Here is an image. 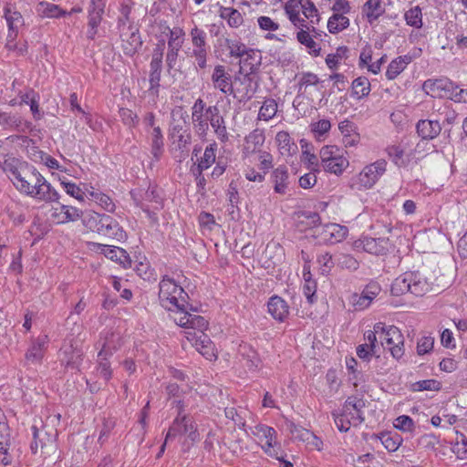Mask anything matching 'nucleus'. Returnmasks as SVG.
I'll list each match as a JSON object with an SVG mask.
<instances>
[{
	"label": "nucleus",
	"instance_id": "5",
	"mask_svg": "<svg viewBox=\"0 0 467 467\" xmlns=\"http://www.w3.org/2000/svg\"><path fill=\"white\" fill-rule=\"evenodd\" d=\"M422 89L432 98H445L457 102H467V89L459 88L446 78L427 79L422 85Z\"/></svg>",
	"mask_w": 467,
	"mask_h": 467
},
{
	"label": "nucleus",
	"instance_id": "36",
	"mask_svg": "<svg viewBox=\"0 0 467 467\" xmlns=\"http://www.w3.org/2000/svg\"><path fill=\"white\" fill-rule=\"evenodd\" d=\"M412 57L410 55L400 56L389 64L385 76L389 80L395 79L411 63Z\"/></svg>",
	"mask_w": 467,
	"mask_h": 467
},
{
	"label": "nucleus",
	"instance_id": "47",
	"mask_svg": "<svg viewBox=\"0 0 467 467\" xmlns=\"http://www.w3.org/2000/svg\"><path fill=\"white\" fill-rule=\"evenodd\" d=\"M20 104L29 105L30 110L34 118L36 119H40L42 114L39 109V96L33 89H30L26 91L25 94H22L20 96Z\"/></svg>",
	"mask_w": 467,
	"mask_h": 467
},
{
	"label": "nucleus",
	"instance_id": "16",
	"mask_svg": "<svg viewBox=\"0 0 467 467\" xmlns=\"http://www.w3.org/2000/svg\"><path fill=\"white\" fill-rule=\"evenodd\" d=\"M265 141V130L262 129H254L249 132L244 138L241 145V153L243 159L249 160L252 156L262 150Z\"/></svg>",
	"mask_w": 467,
	"mask_h": 467
},
{
	"label": "nucleus",
	"instance_id": "12",
	"mask_svg": "<svg viewBox=\"0 0 467 467\" xmlns=\"http://www.w3.org/2000/svg\"><path fill=\"white\" fill-rule=\"evenodd\" d=\"M252 433L268 456L278 459L281 445L277 441V433L274 428L265 424H257L253 428Z\"/></svg>",
	"mask_w": 467,
	"mask_h": 467
},
{
	"label": "nucleus",
	"instance_id": "35",
	"mask_svg": "<svg viewBox=\"0 0 467 467\" xmlns=\"http://www.w3.org/2000/svg\"><path fill=\"white\" fill-rule=\"evenodd\" d=\"M441 130L438 120L421 119L417 123V132L421 139L430 140L437 137Z\"/></svg>",
	"mask_w": 467,
	"mask_h": 467
},
{
	"label": "nucleus",
	"instance_id": "49",
	"mask_svg": "<svg viewBox=\"0 0 467 467\" xmlns=\"http://www.w3.org/2000/svg\"><path fill=\"white\" fill-rule=\"evenodd\" d=\"M371 90L370 82L366 77H358L352 82V96L361 99L369 95Z\"/></svg>",
	"mask_w": 467,
	"mask_h": 467
},
{
	"label": "nucleus",
	"instance_id": "20",
	"mask_svg": "<svg viewBox=\"0 0 467 467\" xmlns=\"http://www.w3.org/2000/svg\"><path fill=\"white\" fill-rule=\"evenodd\" d=\"M172 117L179 116L182 119V121L173 124L171 129V138L172 140L173 144H177L179 149L184 148L186 145L190 143L191 136L186 129H184L183 124L185 123L183 112L182 109H174L172 111Z\"/></svg>",
	"mask_w": 467,
	"mask_h": 467
},
{
	"label": "nucleus",
	"instance_id": "46",
	"mask_svg": "<svg viewBox=\"0 0 467 467\" xmlns=\"http://www.w3.org/2000/svg\"><path fill=\"white\" fill-rule=\"evenodd\" d=\"M36 12L40 16L47 18H58L67 14L59 5L48 2H40L36 6Z\"/></svg>",
	"mask_w": 467,
	"mask_h": 467
},
{
	"label": "nucleus",
	"instance_id": "32",
	"mask_svg": "<svg viewBox=\"0 0 467 467\" xmlns=\"http://www.w3.org/2000/svg\"><path fill=\"white\" fill-rule=\"evenodd\" d=\"M268 313L277 321H284L289 314L287 303L280 296L270 297L267 304Z\"/></svg>",
	"mask_w": 467,
	"mask_h": 467
},
{
	"label": "nucleus",
	"instance_id": "11",
	"mask_svg": "<svg viewBox=\"0 0 467 467\" xmlns=\"http://www.w3.org/2000/svg\"><path fill=\"white\" fill-rule=\"evenodd\" d=\"M32 431L34 441L31 444V451L34 454L40 453L44 457H48L57 451V432L55 429L48 430L45 426L37 428L34 425Z\"/></svg>",
	"mask_w": 467,
	"mask_h": 467
},
{
	"label": "nucleus",
	"instance_id": "24",
	"mask_svg": "<svg viewBox=\"0 0 467 467\" xmlns=\"http://www.w3.org/2000/svg\"><path fill=\"white\" fill-rule=\"evenodd\" d=\"M122 41V49L128 56H132L141 47V39L137 28L129 26L127 32H121L120 34Z\"/></svg>",
	"mask_w": 467,
	"mask_h": 467
},
{
	"label": "nucleus",
	"instance_id": "4",
	"mask_svg": "<svg viewBox=\"0 0 467 467\" xmlns=\"http://www.w3.org/2000/svg\"><path fill=\"white\" fill-rule=\"evenodd\" d=\"M387 171V161L378 160L363 167V169L348 182V187L355 192H364L374 187Z\"/></svg>",
	"mask_w": 467,
	"mask_h": 467
},
{
	"label": "nucleus",
	"instance_id": "31",
	"mask_svg": "<svg viewBox=\"0 0 467 467\" xmlns=\"http://www.w3.org/2000/svg\"><path fill=\"white\" fill-rule=\"evenodd\" d=\"M348 230L346 226L337 223H328L323 227L321 235L324 241L336 244L343 241L348 235Z\"/></svg>",
	"mask_w": 467,
	"mask_h": 467
},
{
	"label": "nucleus",
	"instance_id": "29",
	"mask_svg": "<svg viewBox=\"0 0 467 467\" xmlns=\"http://www.w3.org/2000/svg\"><path fill=\"white\" fill-rule=\"evenodd\" d=\"M192 111V119L196 129V131L204 136L208 130V119L203 115V111L205 109V103L202 99H198L193 106Z\"/></svg>",
	"mask_w": 467,
	"mask_h": 467
},
{
	"label": "nucleus",
	"instance_id": "3",
	"mask_svg": "<svg viewBox=\"0 0 467 467\" xmlns=\"http://www.w3.org/2000/svg\"><path fill=\"white\" fill-rule=\"evenodd\" d=\"M159 299L161 306L171 312V318L176 323V317L193 316L190 313L188 294L172 278L163 277L160 282Z\"/></svg>",
	"mask_w": 467,
	"mask_h": 467
},
{
	"label": "nucleus",
	"instance_id": "53",
	"mask_svg": "<svg viewBox=\"0 0 467 467\" xmlns=\"http://www.w3.org/2000/svg\"><path fill=\"white\" fill-rule=\"evenodd\" d=\"M190 36L193 47L192 50L207 49L206 33L202 29L194 26L190 31Z\"/></svg>",
	"mask_w": 467,
	"mask_h": 467
},
{
	"label": "nucleus",
	"instance_id": "60",
	"mask_svg": "<svg viewBox=\"0 0 467 467\" xmlns=\"http://www.w3.org/2000/svg\"><path fill=\"white\" fill-rule=\"evenodd\" d=\"M301 161L310 171H319L320 162L318 158L308 149L307 145L302 150Z\"/></svg>",
	"mask_w": 467,
	"mask_h": 467
},
{
	"label": "nucleus",
	"instance_id": "27",
	"mask_svg": "<svg viewBox=\"0 0 467 467\" xmlns=\"http://www.w3.org/2000/svg\"><path fill=\"white\" fill-rule=\"evenodd\" d=\"M240 57V68L245 75L255 72L262 63L261 53L255 49L245 48V52Z\"/></svg>",
	"mask_w": 467,
	"mask_h": 467
},
{
	"label": "nucleus",
	"instance_id": "43",
	"mask_svg": "<svg viewBox=\"0 0 467 467\" xmlns=\"http://www.w3.org/2000/svg\"><path fill=\"white\" fill-rule=\"evenodd\" d=\"M219 16L222 19L225 20L227 25L232 28H238L244 23L242 14L233 7L221 6Z\"/></svg>",
	"mask_w": 467,
	"mask_h": 467
},
{
	"label": "nucleus",
	"instance_id": "38",
	"mask_svg": "<svg viewBox=\"0 0 467 467\" xmlns=\"http://www.w3.org/2000/svg\"><path fill=\"white\" fill-rule=\"evenodd\" d=\"M299 30L296 32V39L297 41L305 47L306 51L314 56L317 57L320 55L321 47L318 43H317L313 36L310 35L309 28L304 29L303 27H298Z\"/></svg>",
	"mask_w": 467,
	"mask_h": 467
},
{
	"label": "nucleus",
	"instance_id": "6",
	"mask_svg": "<svg viewBox=\"0 0 467 467\" xmlns=\"http://www.w3.org/2000/svg\"><path fill=\"white\" fill-rule=\"evenodd\" d=\"M431 285L420 272H406L398 276L391 285V294L399 296L406 293L422 296L430 290Z\"/></svg>",
	"mask_w": 467,
	"mask_h": 467
},
{
	"label": "nucleus",
	"instance_id": "13",
	"mask_svg": "<svg viewBox=\"0 0 467 467\" xmlns=\"http://www.w3.org/2000/svg\"><path fill=\"white\" fill-rule=\"evenodd\" d=\"M18 451L8 424L0 421V462L5 466L12 464Z\"/></svg>",
	"mask_w": 467,
	"mask_h": 467
},
{
	"label": "nucleus",
	"instance_id": "25",
	"mask_svg": "<svg viewBox=\"0 0 467 467\" xmlns=\"http://www.w3.org/2000/svg\"><path fill=\"white\" fill-rule=\"evenodd\" d=\"M4 17L8 27L9 37H17L19 29L24 26V17L10 5L4 7Z\"/></svg>",
	"mask_w": 467,
	"mask_h": 467
},
{
	"label": "nucleus",
	"instance_id": "28",
	"mask_svg": "<svg viewBox=\"0 0 467 467\" xmlns=\"http://www.w3.org/2000/svg\"><path fill=\"white\" fill-rule=\"evenodd\" d=\"M230 94L239 101H246L250 99L254 94L253 81L247 77L235 79L233 83V89L230 91Z\"/></svg>",
	"mask_w": 467,
	"mask_h": 467
},
{
	"label": "nucleus",
	"instance_id": "15",
	"mask_svg": "<svg viewBox=\"0 0 467 467\" xmlns=\"http://www.w3.org/2000/svg\"><path fill=\"white\" fill-rule=\"evenodd\" d=\"M380 291V285L376 282H371L368 285H366V287L362 290L360 294H352L349 297V304L356 311L365 310L379 295Z\"/></svg>",
	"mask_w": 467,
	"mask_h": 467
},
{
	"label": "nucleus",
	"instance_id": "18",
	"mask_svg": "<svg viewBox=\"0 0 467 467\" xmlns=\"http://www.w3.org/2000/svg\"><path fill=\"white\" fill-rule=\"evenodd\" d=\"M390 246L389 240L385 237H362L354 243V247L373 254H383Z\"/></svg>",
	"mask_w": 467,
	"mask_h": 467
},
{
	"label": "nucleus",
	"instance_id": "40",
	"mask_svg": "<svg viewBox=\"0 0 467 467\" xmlns=\"http://www.w3.org/2000/svg\"><path fill=\"white\" fill-rule=\"evenodd\" d=\"M278 111V105L275 99L265 98L259 108L257 120L268 122L275 118Z\"/></svg>",
	"mask_w": 467,
	"mask_h": 467
},
{
	"label": "nucleus",
	"instance_id": "62",
	"mask_svg": "<svg viewBox=\"0 0 467 467\" xmlns=\"http://www.w3.org/2000/svg\"><path fill=\"white\" fill-rule=\"evenodd\" d=\"M211 126L214 130L217 138L222 142H226L229 139V134L223 120V118H216L211 119Z\"/></svg>",
	"mask_w": 467,
	"mask_h": 467
},
{
	"label": "nucleus",
	"instance_id": "23",
	"mask_svg": "<svg viewBox=\"0 0 467 467\" xmlns=\"http://www.w3.org/2000/svg\"><path fill=\"white\" fill-rule=\"evenodd\" d=\"M48 344L47 336H42L32 340L26 352V359L32 364L41 363Z\"/></svg>",
	"mask_w": 467,
	"mask_h": 467
},
{
	"label": "nucleus",
	"instance_id": "17",
	"mask_svg": "<svg viewBox=\"0 0 467 467\" xmlns=\"http://www.w3.org/2000/svg\"><path fill=\"white\" fill-rule=\"evenodd\" d=\"M163 33L167 32L169 35L166 59L168 65L171 66L176 61L178 53L183 45L185 32L179 26L170 28L167 26H163Z\"/></svg>",
	"mask_w": 467,
	"mask_h": 467
},
{
	"label": "nucleus",
	"instance_id": "51",
	"mask_svg": "<svg viewBox=\"0 0 467 467\" xmlns=\"http://www.w3.org/2000/svg\"><path fill=\"white\" fill-rule=\"evenodd\" d=\"M404 19L409 26L421 28L423 26L421 8L419 5L409 8L404 13Z\"/></svg>",
	"mask_w": 467,
	"mask_h": 467
},
{
	"label": "nucleus",
	"instance_id": "64",
	"mask_svg": "<svg viewBox=\"0 0 467 467\" xmlns=\"http://www.w3.org/2000/svg\"><path fill=\"white\" fill-rule=\"evenodd\" d=\"M115 427V420L112 419H105L99 431L98 441L103 445L109 438L112 430Z\"/></svg>",
	"mask_w": 467,
	"mask_h": 467
},
{
	"label": "nucleus",
	"instance_id": "26",
	"mask_svg": "<svg viewBox=\"0 0 467 467\" xmlns=\"http://www.w3.org/2000/svg\"><path fill=\"white\" fill-rule=\"evenodd\" d=\"M275 193L285 195L289 189V172L285 166H278L275 168L270 177Z\"/></svg>",
	"mask_w": 467,
	"mask_h": 467
},
{
	"label": "nucleus",
	"instance_id": "34",
	"mask_svg": "<svg viewBox=\"0 0 467 467\" xmlns=\"http://www.w3.org/2000/svg\"><path fill=\"white\" fill-rule=\"evenodd\" d=\"M384 13L383 0H366L362 5V15L369 23L378 20Z\"/></svg>",
	"mask_w": 467,
	"mask_h": 467
},
{
	"label": "nucleus",
	"instance_id": "41",
	"mask_svg": "<svg viewBox=\"0 0 467 467\" xmlns=\"http://www.w3.org/2000/svg\"><path fill=\"white\" fill-rule=\"evenodd\" d=\"M164 50V42H161L154 49L152 59L150 62V82L158 83L160 80V74L161 70L162 56Z\"/></svg>",
	"mask_w": 467,
	"mask_h": 467
},
{
	"label": "nucleus",
	"instance_id": "37",
	"mask_svg": "<svg viewBox=\"0 0 467 467\" xmlns=\"http://www.w3.org/2000/svg\"><path fill=\"white\" fill-rule=\"evenodd\" d=\"M278 151L283 156H292L296 153L297 146L286 131H279L275 138Z\"/></svg>",
	"mask_w": 467,
	"mask_h": 467
},
{
	"label": "nucleus",
	"instance_id": "8",
	"mask_svg": "<svg viewBox=\"0 0 467 467\" xmlns=\"http://www.w3.org/2000/svg\"><path fill=\"white\" fill-rule=\"evenodd\" d=\"M320 166L326 172L340 176L349 166V161L337 145H325L319 150Z\"/></svg>",
	"mask_w": 467,
	"mask_h": 467
},
{
	"label": "nucleus",
	"instance_id": "42",
	"mask_svg": "<svg viewBox=\"0 0 467 467\" xmlns=\"http://www.w3.org/2000/svg\"><path fill=\"white\" fill-rule=\"evenodd\" d=\"M121 345V338L119 334L110 333L107 336L102 344V348L99 352V358H109L114 351H116Z\"/></svg>",
	"mask_w": 467,
	"mask_h": 467
},
{
	"label": "nucleus",
	"instance_id": "52",
	"mask_svg": "<svg viewBox=\"0 0 467 467\" xmlns=\"http://www.w3.org/2000/svg\"><path fill=\"white\" fill-rule=\"evenodd\" d=\"M382 445L391 452L396 451L402 444L403 439L398 433L383 432L379 435Z\"/></svg>",
	"mask_w": 467,
	"mask_h": 467
},
{
	"label": "nucleus",
	"instance_id": "39",
	"mask_svg": "<svg viewBox=\"0 0 467 467\" xmlns=\"http://www.w3.org/2000/svg\"><path fill=\"white\" fill-rule=\"evenodd\" d=\"M238 353L242 357L243 361H244V365L249 370H254L259 367L260 358L255 350L251 346L247 344L240 345Z\"/></svg>",
	"mask_w": 467,
	"mask_h": 467
},
{
	"label": "nucleus",
	"instance_id": "58",
	"mask_svg": "<svg viewBox=\"0 0 467 467\" xmlns=\"http://www.w3.org/2000/svg\"><path fill=\"white\" fill-rule=\"evenodd\" d=\"M223 46L231 57H239L245 52V45L237 39L224 38Z\"/></svg>",
	"mask_w": 467,
	"mask_h": 467
},
{
	"label": "nucleus",
	"instance_id": "10",
	"mask_svg": "<svg viewBox=\"0 0 467 467\" xmlns=\"http://www.w3.org/2000/svg\"><path fill=\"white\" fill-rule=\"evenodd\" d=\"M376 332H381L380 344L387 348L391 356L400 359L404 355V337L401 331L393 325L382 322L376 323Z\"/></svg>",
	"mask_w": 467,
	"mask_h": 467
},
{
	"label": "nucleus",
	"instance_id": "50",
	"mask_svg": "<svg viewBox=\"0 0 467 467\" xmlns=\"http://www.w3.org/2000/svg\"><path fill=\"white\" fill-rule=\"evenodd\" d=\"M216 150L217 144L215 142L211 143L205 148L203 156L201 158L197 165V171L199 173H202L214 163Z\"/></svg>",
	"mask_w": 467,
	"mask_h": 467
},
{
	"label": "nucleus",
	"instance_id": "33",
	"mask_svg": "<svg viewBox=\"0 0 467 467\" xmlns=\"http://www.w3.org/2000/svg\"><path fill=\"white\" fill-rule=\"evenodd\" d=\"M302 0H288L285 5V12L290 22L296 27H306V20L300 16Z\"/></svg>",
	"mask_w": 467,
	"mask_h": 467
},
{
	"label": "nucleus",
	"instance_id": "21",
	"mask_svg": "<svg viewBox=\"0 0 467 467\" xmlns=\"http://www.w3.org/2000/svg\"><path fill=\"white\" fill-rule=\"evenodd\" d=\"M211 79L215 89H219L223 94H230V91L233 89V82L224 66H215Z\"/></svg>",
	"mask_w": 467,
	"mask_h": 467
},
{
	"label": "nucleus",
	"instance_id": "45",
	"mask_svg": "<svg viewBox=\"0 0 467 467\" xmlns=\"http://www.w3.org/2000/svg\"><path fill=\"white\" fill-rule=\"evenodd\" d=\"M350 26V20L347 16L332 14L327 23V30L330 34L336 35Z\"/></svg>",
	"mask_w": 467,
	"mask_h": 467
},
{
	"label": "nucleus",
	"instance_id": "9",
	"mask_svg": "<svg viewBox=\"0 0 467 467\" xmlns=\"http://www.w3.org/2000/svg\"><path fill=\"white\" fill-rule=\"evenodd\" d=\"M85 224L92 231L105 236L122 241L126 239V233L119 226V223L109 215L90 213L88 218L84 219Z\"/></svg>",
	"mask_w": 467,
	"mask_h": 467
},
{
	"label": "nucleus",
	"instance_id": "7",
	"mask_svg": "<svg viewBox=\"0 0 467 467\" xmlns=\"http://www.w3.org/2000/svg\"><path fill=\"white\" fill-rule=\"evenodd\" d=\"M177 409L178 415L167 432L166 441L177 436H185L184 445L190 447L200 440L197 426L191 417L182 414L183 404L180 400L177 401Z\"/></svg>",
	"mask_w": 467,
	"mask_h": 467
},
{
	"label": "nucleus",
	"instance_id": "61",
	"mask_svg": "<svg viewBox=\"0 0 467 467\" xmlns=\"http://www.w3.org/2000/svg\"><path fill=\"white\" fill-rule=\"evenodd\" d=\"M393 426L402 432L409 433H413L416 427L413 420L407 415H400L396 418L393 421Z\"/></svg>",
	"mask_w": 467,
	"mask_h": 467
},
{
	"label": "nucleus",
	"instance_id": "2",
	"mask_svg": "<svg viewBox=\"0 0 467 467\" xmlns=\"http://www.w3.org/2000/svg\"><path fill=\"white\" fill-rule=\"evenodd\" d=\"M176 324L186 330L185 337L195 349L206 359L212 361L218 357L217 349L210 337L204 333L208 328V322L199 315L182 316L176 317Z\"/></svg>",
	"mask_w": 467,
	"mask_h": 467
},
{
	"label": "nucleus",
	"instance_id": "56",
	"mask_svg": "<svg viewBox=\"0 0 467 467\" xmlns=\"http://www.w3.org/2000/svg\"><path fill=\"white\" fill-rule=\"evenodd\" d=\"M58 181L65 192L78 201H84V192L76 183L67 181L65 177L58 176Z\"/></svg>",
	"mask_w": 467,
	"mask_h": 467
},
{
	"label": "nucleus",
	"instance_id": "55",
	"mask_svg": "<svg viewBox=\"0 0 467 467\" xmlns=\"http://www.w3.org/2000/svg\"><path fill=\"white\" fill-rule=\"evenodd\" d=\"M5 122L11 128L16 129L19 131H26L30 130V123L21 118L16 116H9L6 113L0 114V122Z\"/></svg>",
	"mask_w": 467,
	"mask_h": 467
},
{
	"label": "nucleus",
	"instance_id": "30",
	"mask_svg": "<svg viewBox=\"0 0 467 467\" xmlns=\"http://www.w3.org/2000/svg\"><path fill=\"white\" fill-rule=\"evenodd\" d=\"M338 130L343 137L342 141L345 147H354L359 143L360 136L353 122L348 119L340 121Z\"/></svg>",
	"mask_w": 467,
	"mask_h": 467
},
{
	"label": "nucleus",
	"instance_id": "14",
	"mask_svg": "<svg viewBox=\"0 0 467 467\" xmlns=\"http://www.w3.org/2000/svg\"><path fill=\"white\" fill-rule=\"evenodd\" d=\"M88 247L92 251L104 254L107 258L118 263L125 269L131 266V259L123 248L99 243H89Z\"/></svg>",
	"mask_w": 467,
	"mask_h": 467
},
{
	"label": "nucleus",
	"instance_id": "48",
	"mask_svg": "<svg viewBox=\"0 0 467 467\" xmlns=\"http://www.w3.org/2000/svg\"><path fill=\"white\" fill-rule=\"evenodd\" d=\"M363 421L362 416L357 414L353 418L349 419L348 414L346 411L335 416V424L340 431H348L350 427L358 426Z\"/></svg>",
	"mask_w": 467,
	"mask_h": 467
},
{
	"label": "nucleus",
	"instance_id": "57",
	"mask_svg": "<svg viewBox=\"0 0 467 467\" xmlns=\"http://www.w3.org/2000/svg\"><path fill=\"white\" fill-rule=\"evenodd\" d=\"M151 152L159 158L163 149V136L160 127H154L150 133Z\"/></svg>",
	"mask_w": 467,
	"mask_h": 467
},
{
	"label": "nucleus",
	"instance_id": "1",
	"mask_svg": "<svg viewBox=\"0 0 467 467\" xmlns=\"http://www.w3.org/2000/svg\"><path fill=\"white\" fill-rule=\"evenodd\" d=\"M9 178L18 192L36 201L57 202L60 198V194L33 166L10 170Z\"/></svg>",
	"mask_w": 467,
	"mask_h": 467
},
{
	"label": "nucleus",
	"instance_id": "59",
	"mask_svg": "<svg viewBox=\"0 0 467 467\" xmlns=\"http://www.w3.org/2000/svg\"><path fill=\"white\" fill-rule=\"evenodd\" d=\"M310 129L314 134V137L321 140L324 139L325 135H327L330 130L331 123L327 119H319L316 122L311 123Z\"/></svg>",
	"mask_w": 467,
	"mask_h": 467
},
{
	"label": "nucleus",
	"instance_id": "22",
	"mask_svg": "<svg viewBox=\"0 0 467 467\" xmlns=\"http://www.w3.org/2000/svg\"><path fill=\"white\" fill-rule=\"evenodd\" d=\"M51 216L57 223H66L78 220L82 212L74 206L58 204L53 208Z\"/></svg>",
	"mask_w": 467,
	"mask_h": 467
},
{
	"label": "nucleus",
	"instance_id": "63",
	"mask_svg": "<svg viewBox=\"0 0 467 467\" xmlns=\"http://www.w3.org/2000/svg\"><path fill=\"white\" fill-rule=\"evenodd\" d=\"M301 13L306 19H309L312 24L315 23V20L318 22L319 15L318 10L310 0H302V10Z\"/></svg>",
	"mask_w": 467,
	"mask_h": 467
},
{
	"label": "nucleus",
	"instance_id": "44",
	"mask_svg": "<svg viewBox=\"0 0 467 467\" xmlns=\"http://www.w3.org/2000/svg\"><path fill=\"white\" fill-rule=\"evenodd\" d=\"M432 151H434V145L423 139H421L414 148L410 146V154L412 164L417 163Z\"/></svg>",
	"mask_w": 467,
	"mask_h": 467
},
{
	"label": "nucleus",
	"instance_id": "19",
	"mask_svg": "<svg viewBox=\"0 0 467 467\" xmlns=\"http://www.w3.org/2000/svg\"><path fill=\"white\" fill-rule=\"evenodd\" d=\"M386 152L392 162L399 167H407L412 164L410 154L409 142L404 140L386 148Z\"/></svg>",
	"mask_w": 467,
	"mask_h": 467
},
{
	"label": "nucleus",
	"instance_id": "54",
	"mask_svg": "<svg viewBox=\"0 0 467 467\" xmlns=\"http://www.w3.org/2000/svg\"><path fill=\"white\" fill-rule=\"evenodd\" d=\"M88 195L90 198L99 204L101 208L106 210L107 212H113L115 208V204L111 198L107 194L99 192V191H90L88 192Z\"/></svg>",
	"mask_w": 467,
	"mask_h": 467
}]
</instances>
